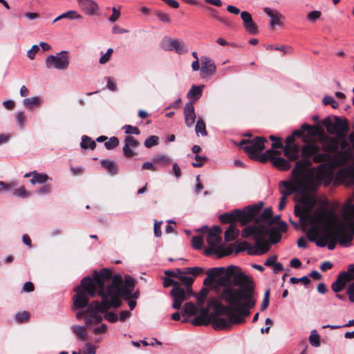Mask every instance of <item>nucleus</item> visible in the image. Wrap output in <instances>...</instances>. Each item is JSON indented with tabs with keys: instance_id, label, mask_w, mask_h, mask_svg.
<instances>
[{
	"instance_id": "nucleus-1",
	"label": "nucleus",
	"mask_w": 354,
	"mask_h": 354,
	"mask_svg": "<svg viewBox=\"0 0 354 354\" xmlns=\"http://www.w3.org/2000/svg\"><path fill=\"white\" fill-rule=\"evenodd\" d=\"M135 281L127 277L123 281L120 275L111 276V272L107 269H102L93 279L85 277L81 283L75 288L76 297L74 299V307L85 306L89 301V297L100 295L102 302L94 301L88 306V314L86 317V324L102 320L100 313H104L110 308H117L122 305L121 298L129 300L131 297L136 300L139 297L138 291L134 292Z\"/></svg>"
},
{
	"instance_id": "nucleus-2",
	"label": "nucleus",
	"mask_w": 354,
	"mask_h": 354,
	"mask_svg": "<svg viewBox=\"0 0 354 354\" xmlns=\"http://www.w3.org/2000/svg\"><path fill=\"white\" fill-rule=\"evenodd\" d=\"M218 284L223 287L219 297L227 305L221 304L216 298L209 299L208 305L214 306L218 313L221 312L227 317V319L216 318L213 327L216 330H227L232 324L244 323L245 317L250 315V309L255 305L254 286L252 280L236 266H228L226 275L219 279Z\"/></svg>"
},
{
	"instance_id": "nucleus-3",
	"label": "nucleus",
	"mask_w": 354,
	"mask_h": 354,
	"mask_svg": "<svg viewBox=\"0 0 354 354\" xmlns=\"http://www.w3.org/2000/svg\"><path fill=\"white\" fill-rule=\"evenodd\" d=\"M324 167V165L311 167L309 160H297L290 173V178L280 183L282 196L279 209L284 208L288 196L295 193L306 194L316 192L322 184L327 185L330 179Z\"/></svg>"
},
{
	"instance_id": "nucleus-4",
	"label": "nucleus",
	"mask_w": 354,
	"mask_h": 354,
	"mask_svg": "<svg viewBox=\"0 0 354 354\" xmlns=\"http://www.w3.org/2000/svg\"><path fill=\"white\" fill-rule=\"evenodd\" d=\"M344 214L348 220V226L350 232L342 226L337 230L336 234L334 235L330 228L333 221H326L322 225L310 226L307 232L308 239L318 247L327 246L329 250L335 249L337 241L342 246H350L354 236V204L345 207Z\"/></svg>"
},
{
	"instance_id": "nucleus-5",
	"label": "nucleus",
	"mask_w": 354,
	"mask_h": 354,
	"mask_svg": "<svg viewBox=\"0 0 354 354\" xmlns=\"http://www.w3.org/2000/svg\"><path fill=\"white\" fill-rule=\"evenodd\" d=\"M301 153L303 158L300 160H309L311 165L313 162L320 163L319 165H325V171L328 173L330 179L327 186L332 181V171L338 167H344L351 158V156L347 151L337 150L335 155L320 153V147L315 142L304 145L301 149ZM324 185L326 187L324 184Z\"/></svg>"
},
{
	"instance_id": "nucleus-6",
	"label": "nucleus",
	"mask_w": 354,
	"mask_h": 354,
	"mask_svg": "<svg viewBox=\"0 0 354 354\" xmlns=\"http://www.w3.org/2000/svg\"><path fill=\"white\" fill-rule=\"evenodd\" d=\"M315 203V199L313 197L305 198L301 201V205L303 207V210L306 212L308 223L310 226L322 225L326 221H333L334 212L326 207L328 205V200H322L321 201V206L313 211Z\"/></svg>"
},
{
	"instance_id": "nucleus-7",
	"label": "nucleus",
	"mask_w": 354,
	"mask_h": 354,
	"mask_svg": "<svg viewBox=\"0 0 354 354\" xmlns=\"http://www.w3.org/2000/svg\"><path fill=\"white\" fill-rule=\"evenodd\" d=\"M221 227L217 225L214 226L208 231L207 242L210 247L205 250L206 254H215L218 257L221 258L232 253V247L221 245Z\"/></svg>"
},
{
	"instance_id": "nucleus-8",
	"label": "nucleus",
	"mask_w": 354,
	"mask_h": 354,
	"mask_svg": "<svg viewBox=\"0 0 354 354\" xmlns=\"http://www.w3.org/2000/svg\"><path fill=\"white\" fill-rule=\"evenodd\" d=\"M266 142H268V140L263 137H257L250 140H242L239 146L251 159L259 160L260 156H258V153L265 149Z\"/></svg>"
},
{
	"instance_id": "nucleus-9",
	"label": "nucleus",
	"mask_w": 354,
	"mask_h": 354,
	"mask_svg": "<svg viewBox=\"0 0 354 354\" xmlns=\"http://www.w3.org/2000/svg\"><path fill=\"white\" fill-rule=\"evenodd\" d=\"M269 229L263 224L257 225H249L243 228L241 231V236L244 238L253 236L256 242V245H267L262 242L268 234Z\"/></svg>"
},
{
	"instance_id": "nucleus-10",
	"label": "nucleus",
	"mask_w": 354,
	"mask_h": 354,
	"mask_svg": "<svg viewBox=\"0 0 354 354\" xmlns=\"http://www.w3.org/2000/svg\"><path fill=\"white\" fill-rule=\"evenodd\" d=\"M280 153L274 151L272 149L266 150L263 153L260 155L259 161L261 162H266L270 160L272 164L279 169L281 171H287L290 168V163L286 159L274 156V155H279Z\"/></svg>"
},
{
	"instance_id": "nucleus-11",
	"label": "nucleus",
	"mask_w": 354,
	"mask_h": 354,
	"mask_svg": "<svg viewBox=\"0 0 354 354\" xmlns=\"http://www.w3.org/2000/svg\"><path fill=\"white\" fill-rule=\"evenodd\" d=\"M262 203L259 205H252L246 207L244 212L239 209H235L231 213L223 214L220 216L221 222L225 223L233 219H242L245 216L252 217L261 207Z\"/></svg>"
},
{
	"instance_id": "nucleus-12",
	"label": "nucleus",
	"mask_w": 354,
	"mask_h": 354,
	"mask_svg": "<svg viewBox=\"0 0 354 354\" xmlns=\"http://www.w3.org/2000/svg\"><path fill=\"white\" fill-rule=\"evenodd\" d=\"M45 64L48 69L65 70L69 65L68 53L63 50L55 55H49L46 59Z\"/></svg>"
},
{
	"instance_id": "nucleus-13",
	"label": "nucleus",
	"mask_w": 354,
	"mask_h": 354,
	"mask_svg": "<svg viewBox=\"0 0 354 354\" xmlns=\"http://www.w3.org/2000/svg\"><path fill=\"white\" fill-rule=\"evenodd\" d=\"M227 246L232 247V252H234L235 254H239L243 251H248V253L250 255H261L268 250V245H255L254 247L247 241L236 242L234 245L228 244Z\"/></svg>"
},
{
	"instance_id": "nucleus-14",
	"label": "nucleus",
	"mask_w": 354,
	"mask_h": 354,
	"mask_svg": "<svg viewBox=\"0 0 354 354\" xmlns=\"http://www.w3.org/2000/svg\"><path fill=\"white\" fill-rule=\"evenodd\" d=\"M75 297H76V295L74 296L73 299H75ZM89 305H90V304H88V302L85 306L82 307V308H75L74 306H73V309H75V310L84 308L86 307V309H85V310L82 309L76 313V317L77 319H81L82 317H84V319L86 320V315L88 314V306ZM102 321L99 322V323H100ZM96 324H98V322H96ZM85 324H86L85 326H82L80 325H73L71 327L73 333L77 337V339H79L81 341H85L87 339V333L86 332V327H89L93 324H95V323H93V324L88 326L86 324V322H85Z\"/></svg>"
},
{
	"instance_id": "nucleus-15",
	"label": "nucleus",
	"mask_w": 354,
	"mask_h": 354,
	"mask_svg": "<svg viewBox=\"0 0 354 354\" xmlns=\"http://www.w3.org/2000/svg\"><path fill=\"white\" fill-rule=\"evenodd\" d=\"M170 295L173 299L172 308L178 310L181 308L183 303L188 300L193 295V293L191 288L176 286L172 288Z\"/></svg>"
},
{
	"instance_id": "nucleus-16",
	"label": "nucleus",
	"mask_w": 354,
	"mask_h": 354,
	"mask_svg": "<svg viewBox=\"0 0 354 354\" xmlns=\"http://www.w3.org/2000/svg\"><path fill=\"white\" fill-rule=\"evenodd\" d=\"M319 140L324 151L323 152L320 151V153L331 154L335 153L339 149V142L335 138L330 137L325 134H321L319 136Z\"/></svg>"
},
{
	"instance_id": "nucleus-17",
	"label": "nucleus",
	"mask_w": 354,
	"mask_h": 354,
	"mask_svg": "<svg viewBox=\"0 0 354 354\" xmlns=\"http://www.w3.org/2000/svg\"><path fill=\"white\" fill-rule=\"evenodd\" d=\"M201 66L200 70L201 77L208 78L213 76L216 71V66L215 62L207 56H202L201 57Z\"/></svg>"
},
{
	"instance_id": "nucleus-18",
	"label": "nucleus",
	"mask_w": 354,
	"mask_h": 354,
	"mask_svg": "<svg viewBox=\"0 0 354 354\" xmlns=\"http://www.w3.org/2000/svg\"><path fill=\"white\" fill-rule=\"evenodd\" d=\"M349 180H354V162L339 169L335 175V183L337 184H342Z\"/></svg>"
},
{
	"instance_id": "nucleus-19",
	"label": "nucleus",
	"mask_w": 354,
	"mask_h": 354,
	"mask_svg": "<svg viewBox=\"0 0 354 354\" xmlns=\"http://www.w3.org/2000/svg\"><path fill=\"white\" fill-rule=\"evenodd\" d=\"M162 48L165 50H175L178 54H183L188 51L184 44L178 39H165L162 43Z\"/></svg>"
},
{
	"instance_id": "nucleus-20",
	"label": "nucleus",
	"mask_w": 354,
	"mask_h": 354,
	"mask_svg": "<svg viewBox=\"0 0 354 354\" xmlns=\"http://www.w3.org/2000/svg\"><path fill=\"white\" fill-rule=\"evenodd\" d=\"M81 10L88 15H96L99 12V6L93 0H77Z\"/></svg>"
},
{
	"instance_id": "nucleus-21",
	"label": "nucleus",
	"mask_w": 354,
	"mask_h": 354,
	"mask_svg": "<svg viewBox=\"0 0 354 354\" xmlns=\"http://www.w3.org/2000/svg\"><path fill=\"white\" fill-rule=\"evenodd\" d=\"M140 142L131 136H127L124 138V145L122 148V152L124 156L131 158L136 155L133 149H136Z\"/></svg>"
},
{
	"instance_id": "nucleus-22",
	"label": "nucleus",
	"mask_w": 354,
	"mask_h": 354,
	"mask_svg": "<svg viewBox=\"0 0 354 354\" xmlns=\"http://www.w3.org/2000/svg\"><path fill=\"white\" fill-rule=\"evenodd\" d=\"M241 17L245 30L250 34L257 35L258 33V28L253 21L252 15L247 11H243L241 12Z\"/></svg>"
},
{
	"instance_id": "nucleus-23",
	"label": "nucleus",
	"mask_w": 354,
	"mask_h": 354,
	"mask_svg": "<svg viewBox=\"0 0 354 354\" xmlns=\"http://www.w3.org/2000/svg\"><path fill=\"white\" fill-rule=\"evenodd\" d=\"M227 269H228V267H227V268H225L224 267H218V268H214L209 269L207 272V277L204 280L203 283L205 285H207L208 281L209 279L212 280L218 277V279H217V284L220 286V285L218 284V281L221 278H222L226 275ZM222 288H223V287L222 286ZM223 288H221V290Z\"/></svg>"
},
{
	"instance_id": "nucleus-24",
	"label": "nucleus",
	"mask_w": 354,
	"mask_h": 354,
	"mask_svg": "<svg viewBox=\"0 0 354 354\" xmlns=\"http://www.w3.org/2000/svg\"><path fill=\"white\" fill-rule=\"evenodd\" d=\"M184 116H185V122L187 127H191L194 125L196 121V113L194 111V107L192 102H188L185 104L184 107Z\"/></svg>"
},
{
	"instance_id": "nucleus-25",
	"label": "nucleus",
	"mask_w": 354,
	"mask_h": 354,
	"mask_svg": "<svg viewBox=\"0 0 354 354\" xmlns=\"http://www.w3.org/2000/svg\"><path fill=\"white\" fill-rule=\"evenodd\" d=\"M264 12L270 17L271 21L270 22V26L273 27L276 25H281V19H283V15L279 12L277 10L274 9H272L270 8H264Z\"/></svg>"
},
{
	"instance_id": "nucleus-26",
	"label": "nucleus",
	"mask_w": 354,
	"mask_h": 354,
	"mask_svg": "<svg viewBox=\"0 0 354 354\" xmlns=\"http://www.w3.org/2000/svg\"><path fill=\"white\" fill-rule=\"evenodd\" d=\"M299 151L300 147L298 145L283 147L284 154L290 160H296L299 157Z\"/></svg>"
},
{
	"instance_id": "nucleus-27",
	"label": "nucleus",
	"mask_w": 354,
	"mask_h": 354,
	"mask_svg": "<svg viewBox=\"0 0 354 354\" xmlns=\"http://www.w3.org/2000/svg\"><path fill=\"white\" fill-rule=\"evenodd\" d=\"M272 211L270 207L266 208L261 214L260 224H263L268 228L269 225L274 223V220H272Z\"/></svg>"
},
{
	"instance_id": "nucleus-28",
	"label": "nucleus",
	"mask_w": 354,
	"mask_h": 354,
	"mask_svg": "<svg viewBox=\"0 0 354 354\" xmlns=\"http://www.w3.org/2000/svg\"><path fill=\"white\" fill-rule=\"evenodd\" d=\"M301 130H295L292 132V135L295 137H301L303 136V131H308L310 135H315L318 130V127L315 126H310L307 124H304L301 127Z\"/></svg>"
},
{
	"instance_id": "nucleus-29",
	"label": "nucleus",
	"mask_w": 354,
	"mask_h": 354,
	"mask_svg": "<svg viewBox=\"0 0 354 354\" xmlns=\"http://www.w3.org/2000/svg\"><path fill=\"white\" fill-rule=\"evenodd\" d=\"M101 165L106 169L107 172L111 176H115L118 169L116 163L111 160H102Z\"/></svg>"
},
{
	"instance_id": "nucleus-30",
	"label": "nucleus",
	"mask_w": 354,
	"mask_h": 354,
	"mask_svg": "<svg viewBox=\"0 0 354 354\" xmlns=\"http://www.w3.org/2000/svg\"><path fill=\"white\" fill-rule=\"evenodd\" d=\"M50 180L51 178L47 174L44 173H37L36 171H34L33 177L30 179V183L32 185L44 184Z\"/></svg>"
},
{
	"instance_id": "nucleus-31",
	"label": "nucleus",
	"mask_w": 354,
	"mask_h": 354,
	"mask_svg": "<svg viewBox=\"0 0 354 354\" xmlns=\"http://www.w3.org/2000/svg\"><path fill=\"white\" fill-rule=\"evenodd\" d=\"M239 234V230L234 225L231 224L225 232V240L231 241L236 239Z\"/></svg>"
},
{
	"instance_id": "nucleus-32",
	"label": "nucleus",
	"mask_w": 354,
	"mask_h": 354,
	"mask_svg": "<svg viewBox=\"0 0 354 354\" xmlns=\"http://www.w3.org/2000/svg\"><path fill=\"white\" fill-rule=\"evenodd\" d=\"M153 160L155 164H158L160 166L162 167H167L169 165L171 162V159L170 158V157L162 154L156 155L153 157Z\"/></svg>"
},
{
	"instance_id": "nucleus-33",
	"label": "nucleus",
	"mask_w": 354,
	"mask_h": 354,
	"mask_svg": "<svg viewBox=\"0 0 354 354\" xmlns=\"http://www.w3.org/2000/svg\"><path fill=\"white\" fill-rule=\"evenodd\" d=\"M65 18H68L70 19H80L82 18V15H80L77 11L70 10L59 15L57 18L54 19L53 23L57 21L59 19Z\"/></svg>"
},
{
	"instance_id": "nucleus-34",
	"label": "nucleus",
	"mask_w": 354,
	"mask_h": 354,
	"mask_svg": "<svg viewBox=\"0 0 354 354\" xmlns=\"http://www.w3.org/2000/svg\"><path fill=\"white\" fill-rule=\"evenodd\" d=\"M178 273L180 274L178 280L185 286V288H191L190 287L194 282V278L188 276L189 274L186 272L185 269H184L183 272H178Z\"/></svg>"
},
{
	"instance_id": "nucleus-35",
	"label": "nucleus",
	"mask_w": 354,
	"mask_h": 354,
	"mask_svg": "<svg viewBox=\"0 0 354 354\" xmlns=\"http://www.w3.org/2000/svg\"><path fill=\"white\" fill-rule=\"evenodd\" d=\"M41 103L40 97L35 96L30 98H26L23 100V104L28 109H32L39 105Z\"/></svg>"
},
{
	"instance_id": "nucleus-36",
	"label": "nucleus",
	"mask_w": 354,
	"mask_h": 354,
	"mask_svg": "<svg viewBox=\"0 0 354 354\" xmlns=\"http://www.w3.org/2000/svg\"><path fill=\"white\" fill-rule=\"evenodd\" d=\"M295 214L296 216L299 217V220L301 223L303 225H306L308 223L307 216L306 215V212L303 210V207L301 205H296L295 207Z\"/></svg>"
},
{
	"instance_id": "nucleus-37",
	"label": "nucleus",
	"mask_w": 354,
	"mask_h": 354,
	"mask_svg": "<svg viewBox=\"0 0 354 354\" xmlns=\"http://www.w3.org/2000/svg\"><path fill=\"white\" fill-rule=\"evenodd\" d=\"M96 147V143L91 138L87 136H83L82 137L81 147L82 149H91L93 150Z\"/></svg>"
},
{
	"instance_id": "nucleus-38",
	"label": "nucleus",
	"mask_w": 354,
	"mask_h": 354,
	"mask_svg": "<svg viewBox=\"0 0 354 354\" xmlns=\"http://www.w3.org/2000/svg\"><path fill=\"white\" fill-rule=\"evenodd\" d=\"M196 306L192 302H186L183 306V315H195L197 313Z\"/></svg>"
},
{
	"instance_id": "nucleus-39",
	"label": "nucleus",
	"mask_w": 354,
	"mask_h": 354,
	"mask_svg": "<svg viewBox=\"0 0 354 354\" xmlns=\"http://www.w3.org/2000/svg\"><path fill=\"white\" fill-rule=\"evenodd\" d=\"M336 135H339L348 131V126L346 122L335 118Z\"/></svg>"
},
{
	"instance_id": "nucleus-40",
	"label": "nucleus",
	"mask_w": 354,
	"mask_h": 354,
	"mask_svg": "<svg viewBox=\"0 0 354 354\" xmlns=\"http://www.w3.org/2000/svg\"><path fill=\"white\" fill-rule=\"evenodd\" d=\"M196 133L198 135L201 133L202 136H205L207 135L205 124L202 118H198L196 121L195 126Z\"/></svg>"
},
{
	"instance_id": "nucleus-41",
	"label": "nucleus",
	"mask_w": 354,
	"mask_h": 354,
	"mask_svg": "<svg viewBox=\"0 0 354 354\" xmlns=\"http://www.w3.org/2000/svg\"><path fill=\"white\" fill-rule=\"evenodd\" d=\"M323 124L329 133L336 134L335 121L333 122L330 118H326L323 120Z\"/></svg>"
},
{
	"instance_id": "nucleus-42",
	"label": "nucleus",
	"mask_w": 354,
	"mask_h": 354,
	"mask_svg": "<svg viewBox=\"0 0 354 354\" xmlns=\"http://www.w3.org/2000/svg\"><path fill=\"white\" fill-rule=\"evenodd\" d=\"M267 50H274L283 52L284 54H290L292 53V48L290 46H273L269 45L266 47Z\"/></svg>"
},
{
	"instance_id": "nucleus-43",
	"label": "nucleus",
	"mask_w": 354,
	"mask_h": 354,
	"mask_svg": "<svg viewBox=\"0 0 354 354\" xmlns=\"http://www.w3.org/2000/svg\"><path fill=\"white\" fill-rule=\"evenodd\" d=\"M320 336L316 330H313L309 337V342L314 347L320 346Z\"/></svg>"
},
{
	"instance_id": "nucleus-44",
	"label": "nucleus",
	"mask_w": 354,
	"mask_h": 354,
	"mask_svg": "<svg viewBox=\"0 0 354 354\" xmlns=\"http://www.w3.org/2000/svg\"><path fill=\"white\" fill-rule=\"evenodd\" d=\"M202 95V90H189L187 93V97L189 100V102H194L196 100L199 99Z\"/></svg>"
},
{
	"instance_id": "nucleus-45",
	"label": "nucleus",
	"mask_w": 354,
	"mask_h": 354,
	"mask_svg": "<svg viewBox=\"0 0 354 354\" xmlns=\"http://www.w3.org/2000/svg\"><path fill=\"white\" fill-rule=\"evenodd\" d=\"M15 119L19 129H23L26 121V116L24 111H19L15 113Z\"/></svg>"
},
{
	"instance_id": "nucleus-46",
	"label": "nucleus",
	"mask_w": 354,
	"mask_h": 354,
	"mask_svg": "<svg viewBox=\"0 0 354 354\" xmlns=\"http://www.w3.org/2000/svg\"><path fill=\"white\" fill-rule=\"evenodd\" d=\"M119 145V140L117 137L113 136L109 138V140L104 143V146L106 149L111 150L115 149Z\"/></svg>"
},
{
	"instance_id": "nucleus-47",
	"label": "nucleus",
	"mask_w": 354,
	"mask_h": 354,
	"mask_svg": "<svg viewBox=\"0 0 354 354\" xmlns=\"http://www.w3.org/2000/svg\"><path fill=\"white\" fill-rule=\"evenodd\" d=\"M158 140L159 138L158 136H151L145 140L144 145L147 148H151L158 144Z\"/></svg>"
},
{
	"instance_id": "nucleus-48",
	"label": "nucleus",
	"mask_w": 354,
	"mask_h": 354,
	"mask_svg": "<svg viewBox=\"0 0 354 354\" xmlns=\"http://www.w3.org/2000/svg\"><path fill=\"white\" fill-rule=\"evenodd\" d=\"M207 290L206 289H202L196 296V303L198 307L203 306L205 300L207 297Z\"/></svg>"
},
{
	"instance_id": "nucleus-49",
	"label": "nucleus",
	"mask_w": 354,
	"mask_h": 354,
	"mask_svg": "<svg viewBox=\"0 0 354 354\" xmlns=\"http://www.w3.org/2000/svg\"><path fill=\"white\" fill-rule=\"evenodd\" d=\"M120 10L121 6L113 7L112 8V15L109 17V21L111 23L115 22L120 17Z\"/></svg>"
},
{
	"instance_id": "nucleus-50",
	"label": "nucleus",
	"mask_w": 354,
	"mask_h": 354,
	"mask_svg": "<svg viewBox=\"0 0 354 354\" xmlns=\"http://www.w3.org/2000/svg\"><path fill=\"white\" fill-rule=\"evenodd\" d=\"M17 183L15 181H12L10 183L0 181V192H4L11 190V189L15 187Z\"/></svg>"
},
{
	"instance_id": "nucleus-51",
	"label": "nucleus",
	"mask_w": 354,
	"mask_h": 354,
	"mask_svg": "<svg viewBox=\"0 0 354 354\" xmlns=\"http://www.w3.org/2000/svg\"><path fill=\"white\" fill-rule=\"evenodd\" d=\"M192 245L194 248L200 250L203 245V239L201 236H195L192 238Z\"/></svg>"
},
{
	"instance_id": "nucleus-52",
	"label": "nucleus",
	"mask_w": 354,
	"mask_h": 354,
	"mask_svg": "<svg viewBox=\"0 0 354 354\" xmlns=\"http://www.w3.org/2000/svg\"><path fill=\"white\" fill-rule=\"evenodd\" d=\"M122 129H124V133L128 135H130V134L139 135L140 133V131L138 127L131 126L130 124L124 125L122 127Z\"/></svg>"
},
{
	"instance_id": "nucleus-53",
	"label": "nucleus",
	"mask_w": 354,
	"mask_h": 354,
	"mask_svg": "<svg viewBox=\"0 0 354 354\" xmlns=\"http://www.w3.org/2000/svg\"><path fill=\"white\" fill-rule=\"evenodd\" d=\"M322 102L325 105H330L333 109L338 107V103L334 100V98L329 95H326L322 100Z\"/></svg>"
},
{
	"instance_id": "nucleus-54",
	"label": "nucleus",
	"mask_w": 354,
	"mask_h": 354,
	"mask_svg": "<svg viewBox=\"0 0 354 354\" xmlns=\"http://www.w3.org/2000/svg\"><path fill=\"white\" fill-rule=\"evenodd\" d=\"M194 159L196 160V162H193L192 163V165L194 167H202L205 162L207 160V158L205 157V156H201L198 154H196L194 157Z\"/></svg>"
},
{
	"instance_id": "nucleus-55",
	"label": "nucleus",
	"mask_w": 354,
	"mask_h": 354,
	"mask_svg": "<svg viewBox=\"0 0 354 354\" xmlns=\"http://www.w3.org/2000/svg\"><path fill=\"white\" fill-rule=\"evenodd\" d=\"M15 318L18 322L21 323L27 321L30 318V314L27 311L19 312L15 315Z\"/></svg>"
},
{
	"instance_id": "nucleus-56",
	"label": "nucleus",
	"mask_w": 354,
	"mask_h": 354,
	"mask_svg": "<svg viewBox=\"0 0 354 354\" xmlns=\"http://www.w3.org/2000/svg\"><path fill=\"white\" fill-rule=\"evenodd\" d=\"M13 194L17 197H21L24 198L28 196V194L24 186H21L18 189H14Z\"/></svg>"
},
{
	"instance_id": "nucleus-57",
	"label": "nucleus",
	"mask_w": 354,
	"mask_h": 354,
	"mask_svg": "<svg viewBox=\"0 0 354 354\" xmlns=\"http://www.w3.org/2000/svg\"><path fill=\"white\" fill-rule=\"evenodd\" d=\"M113 52V48H109L106 53H104L99 59V62L102 64H106L110 60L111 56Z\"/></svg>"
},
{
	"instance_id": "nucleus-58",
	"label": "nucleus",
	"mask_w": 354,
	"mask_h": 354,
	"mask_svg": "<svg viewBox=\"0 0 354 354\" xmlns=\"http://www.w3.org/2000/svg\"><path fill=\"white\" fill-rule=\"evenodd\" d=\"M96 347L91 343H87L84 347L82 354H95Z\"/></svg>"
},
{
	"instance_id": "nucleus-59",
	"label": "nucleus",
	"mask_w": 354,
	"mask_h": 354,
	"mask_svg": "<svg viewBox=\"0 0 354 354\" xmlns=\"http://www.w3.org/2000/svg\"><path fill=\"white\" fill-rule=\"evenodd\" d=\"M321 17V12L317 10L311 11L308 13L306 18L311 22H315Z\"/></svg>"
},
{
	"instance_id": "nucleus-60",
	"label": "nucleus",
	"mask_w": 354,
	"mask_h": 354,
	"mask_svg": "<svg viewBox=\"0 0 354 354\" xmlns=\"http://www.w3.org/2000/svg\"><path fill=\"white\" fill-rule=\"evenodd\" d=\"M185 269L187 273L194 276L199 275L203 272V269L201 267L186 268Z\"/></svg>"
},
{
	"instance_id": "nucleus-61",
	"label": "nucleus",
	"mask_w": 354,
	"mask_h": 354,
	"mask_svg": "<svg viewBox=\"0 0 354 354\" xmlns=\"http://www.w3.org/2000/svg\"><path fill=\"white\" fill-rule=\"evenodd\" d=\"M290 283H294V284L297 283L298 282L301 281L304 285H308V283H310V280L309 279V278L307 276H304L301 278L291 277L290 279Z\"/></svg>"
},
{
	"instance_id": "nucleus-62",
	"label": "nucleus",
	"mask_w": 354,
	"mask_h": 354,
	"mask_svg": "<svg viewBox=\"0 0 354 354\" xmlns=\"http://www.w3.org/2000/svg\"><path fill=\"white\" fill-rule=\"evenodd\" d=\"M345 285L337 279H336L331 285V288L335 292H339L342 291Z\"/></svg>"
},
{
	"instance_id": "nucleus-63",
	"label": "nucleus",
	"mask_w": 354,
	"mask_h": 354,
	"mask_svg": "<svg viewBox=\"0 0 354 354\" xmlns=\"http://www.w3.org/2000/svg\"><path fill=\"white\" fill-rule=\"evenodd\" d=\"M93 333L97 335V334H102L104 333L107 330V326L105 324L102 323L100 326H93Z\"/></svg>"
},
{
	"instance_id": "nucleus-64",
	"label": "nucleus",
	"mask_w": 354,
	"mask_h": 354,
	"mask_svg": "<svg viewBox=\"0 0 354 354\" xmlns=\"http://www.w3.org/2000/svg\"><path fill=\"white\" fill-rule=\"evenodd\" d=\"M346 293L348 296L349 300L354 303V282L349 284Z\"/></svg>"
}]
</instances>
